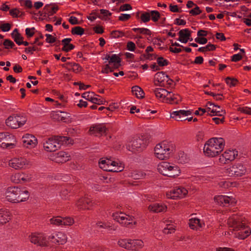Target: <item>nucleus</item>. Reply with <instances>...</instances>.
Instances as JSON below:
<instances>
[{"mask_svg": "<svg viewBox=\"0 0 251 251\" xmlns=\"http://www.w3.org/2000/svg\"><path fill=\"white\" fill-rule=\"evenodd\" d=\"M225 172L227 176L235 178H241L248 175L246 166L240 162H236L227 166Z\"/></svg>", "mask_w": 251, "mask_h": 251, "instance_id": "423d86ee", "label": "nucleus"}, {"mask_svg": "<svg viewBox=\"0 0 251 251\" xmlns=\"http://www.w3.org/2000/svg\"><path fill=\"white\" fill-rule=\"evenodd\" d=\"M238 155V151L234 149L226 150L219 157L218 162L220 164L223 165L233 160Z\"/></svg>", "mask_w": 251, "mask_h": 251, "instance_id": "a211bd4d", "label": "nucleus"}, {"mask_svg": "<svg viewBox=\"0 0 251 251\" xmlns=\"http://www.w3.org/2000/svg\"><path fill=\"white\" fill-rule=\"evenodd\" d=\"M239 185V183L237 181H221L219 183V186L225 189L237 187Z\"/></svg>", "mask_w": 251, "mask_h": 251, "instance_id": "72a5a7b5", "label": "nucleus"}, {"mask_svg": "<svg viewBox=\"0 0 251 251\" xmlns=\"http://www.w3.org/2000/svg\"><path fill=\"white\" fill-rule=\"evenodd\" d=\"M214 201L216 204L225 206L227 204L234 202V199L232 197L227 196L217 195L214 197Z\"/></svg>", "mask_w": 251, "mask_h": 251, "instance_id": "a878e982", "label": "nucleus"}, {"mask_svg": "<svg viewBox=\"0 0 251 251\" xmlns=\"http://www.w3.org/2000/svg\"><path fill=\"white\" fill-rule=\"evenodd\" d=\"M94 202L88 196H84L78 198L75 201L76 207L80 210H89L93 206Z\"/></svg>", "mask_w": 251, "mask_h": 251, "instance_id": "6ab92c4d", "label": "nucleus"}, {"mask_svg": "<svg viewBox=\"0 0 251 251\" xmlns=\"http://www.w3.org/2000/svg\"><path fill=\"white\" fill-rule=\"evenodd\" d=\"M141 19L144 23L149 21L151 19L150 13L148 12L142 13L141 16Z\"/></svg>", "mask_w": 251, "mask_h": 251, "instance_id": "13d9d810", "label": "nucleus"}, {"mask_svg": "<svg viewBox=\"0 0 251 251\" xmlns=\"http://www.w3.org/2000/svg\"><path fill=\"white\" fill-rule=\"evenodd\" d=\"M187 194L188 190L184 187H176L166 191L165 196L167 199L177 200L185 198Z\"/></svg>", "mask_w": 251, "mask_h": 251, "instance_id": "4468645a", "label": "nucleus"}, {"mask_svg": "<svg viewBox=\"0 0 251 251\" xmlns=\"http://www.w3.org/2000/svg\"><path fill=\"white\" fill-rule=\"evenodd\" d=\"M131 239H120L118 241V245L121 248L127 250H131Z\"/></svg>", "mask_w": 251, "mask_h": 251, "instance_id": "f704fd0d", "label": "nucleus"}, {"mask_svg": "<svg viewBox=\"0 0 251 251\" xmlns=\"http://www.w3.org/2000/svg\"><path fill=\"white\" fill-rule=\"evenodd\" d=\"M71 41V39L70 38H65L62 40V44L63 45L62 50L63 51L68 52L74 49V46L70 44Z\"/></svg>", "mask_w": 251, "mask_h": 251, "instance_id": "e433bc0d", "label": "nucleus"}, {"mask_svg": "<svg viewBox=\"0 0 251 251\" xmlns=\"http://www.w3.org/2000/svg\"><path fill=\"white\" fill-rule=\"evenodd\" d=\"M189 227L193 230H200L205 226L204 222L197 217H192L189 220Z\"/></svg>", "mask_w": 251, "mask_h": 251, "instance_id": "bb28decb", "label": "nucleus"}, {"mask_svg": "<svg viewBox=\"0 0 251 251\" xmlns=\"http://www.w3.org/2000/svg\"><path fill=\"white\" fill-rule=\"evenodd\" d=\"M132 92L133 95H135L138 98H143L144 97L145 93L143 90L138 86H134L132 88Z\"/></svg>", "mask_w": 251, "mask_h": 251, "instance_id": "58836bf2", "label": "nucleus"}, {"mask_svg": "<svg viewBox=\"0 0 251 251\" xmlns=\"http://www.w3.org/2000/svg\"><path fill=\"white\" fill-rule=\"evenodd\" d=\"M73 140L67 136H54L49 138L43 143L44 149L47 152L55 151L62 145L73 144Z\"/></svg>", "mask_w": 251, "mask_h": 251, "instance_id": "20e7f679", "label": "nucleus"}, {"mask_svg": "<svg viewBox=\"0 0 251 251\" xmlns=\"http://www.w3.org/2000/svg\"><path fill=\"white\" fill-rule=\"evenodd\" d=\"M174 151V145L164 141L156 145L153 150L154 155L159 160H166L170 158Z\"/></svg>", "mask_w": 251, "mask_h": 251, "instance_id": "39448f33", "label": "nucleus"}, {"mask_svg": "<svg viewBox=\"0 0 251 251\" xmlns=\"http://www.w3.org/2000/svg\"><path fill=\"white\" fill-rule=\"evenodd\" d=\"M147 145V140L143 137H135L128 140L126 145L127 150L132 152L140 151Z\"/></svg>", "mask_w": 251, "mask_h": 251, "instance_id": "9b49d317", "label": "nucleus"}, {"mask_svg": "<svg viewBox=\"0 0 251 251\" xmlns=\"http://www.w3.org/2000/svg\"><path fill=\"white\" fill-rule=\"evenodd\" d=\"M192 114L191 110L181 109L170 112V117L176 121H181L184 120L185 117L190 116Z\"/></svg>", "mask_w": 251, "mask_h": 251, "instance_id": "b1692460", "label": "nucleus"}, {"mask_svg": "<svg viewBox=\"0 0 251 251\" xmlns=\"http://www.w3.org/2000/svg\"><path fill=\"white\" fill-rule=\"evenodd\" d=\"M127 49L130 51H134L135 49V44L131 42H128L126 45Z\"/></svg>", "mask_w": 251, "mask_h": 251, "instance_id": "338daca9", "label": "nucleus"}, {"mask_svg": "<svg viewBox=\"0 0 251 251\" xmlns=\"http://www.w3.org/2000/svg\"><path fill=\"white\" fill-rule=\"evenodd\" d=\"M112 217L114 220L126 226L130 225L132 226L136 223L132 217L121 212H114Z\"/></svg>", "mask_w": 251, "mask_h": 251, "instance_id": "f3484780", "label": "nucleus"}, {"mask_svg": "<svg viewBox=\"0 0 251 251\" xmlns=\"http://www.w3.org/2000/svg\"><path fill=\"white\" fill-rule=\"evenodd\" d=\"M46 41L49 43H53L55 41V38L51 34H46Z\"/></svg>", "mask_w": 251, "mask_h": 251, "instance_id": "0e129e2a", "label": "nucleus"}, {"mask_svg": "<svg viewBox=\"0 0 251 251\" xmlns=\"http://www.w3.org/2000/svg\"><path fill=\"white\" fill-rule=\"evenodd\" d=\"M94 93L92 91L86 92L82 94L81 97L83 99L91 101L92 98L94 96Z\"/></svg>", "mask_w": 251, "mask_h": 251, "instance_id": "603ef678", "label": "nucleus"}, {"mask_svg": "<svg viewBox=\"0 0 251 251\" xmlns=\"http://www.w3.org/2000/svg\"><path fill=\"white\" fill-rule=\"evenodd\" d=\"M103 60H105L104 61L105 64L102 69V73L108 74L120 66L121 59L118 55L106 54L103 57Z\"/></svg>", "mask_w": 251, "mask_h": 251, "instance_id": "1a4fd4ad", "label": "nucleus"}, {"mask_svg": "<svg viewBox=\"0 0 251 251\" xmlns=\"http://www.w3.org/2000/svg\"><path fill=\"white\" fill-rule=\"evenodd\" d=\"M21 175L22 172H17L12 174L10 177L11 181L15 183H21Z\"/></svg>", "mask_w": 251, "mask_h": 251, "instance_id": "c03bdc74", "label": "nucleus"}, {"mask_svg": "<svg viewBox=\"0 0 251 251\" xmlns=\"http://www.w3.org/2000/svg\"><path fill=\"white\" fill-rule=\"evenodd\" d=\"M130 18V15L128 14H121L119 17V19L122 21H125Z\"/></svg>", "mask_w": 251, "mask_h": 251, "instance_id": "774afa93", "label": "nucleus"}, {"mask_svg": "<svg viewBox=\"0 0 251 251\" xmlns=\"http://www.w3.org/2000/svg\"><path fill=\"white\" fill-rule=\"evenodd\" d=\"M53 118L64 122H69L70 121V114L66 112L61 111H57L53 114Z\"/></svg>", "mask_w": 251, "mask_h": 251, "instance_id": "7c9ffc66", "label": "nucleus"}, {"mask_svg": "<svg viewBox=\"0 0 251 251\" xmlns=\"http://www.w3.org/2000/svg\"><path fill=\"white\" fill-rule=\"evenodd\" d=\"M195 41L200 44L203 45L207 43V40L202 37H198L195 39Z\"/></svg>", "mask_w": 251, "mask_h": 251, "instance_id": "69168bd1", "label": "nucleus"}, {"mask_svg": "<svg viewBox=\"0 0 251 251\" xmlns=\"http://www.w3.org/2000/svg\"><path fill=\"white\" fill-rule=\"evenodd\" d=\"M27 121L25 116H10L5 121L6 126L11 128L16 129L24 126Z\"/></svg>", "mask_w": 251, "mask_h": 251, "instance_id": "2eb2a0df", "label": "nucleus"}, {"mask_svg": "<svg viewBox=\"0 0 251 251\" xmlns=\"http://www.w3.org/2000/svg\"><path fill=\"white\" fill-rule=\"evenodd\" d=\"M92 103L98 105L104 104L105 101L101 97L94 93V96L92 98L91 101Z\"/></svg>", "mask_w": 251, "mask_h": 251, "instance_id": "79ce46f5", "label": "nucleus"}, {"mask_svg": "<svg viewBox=\"0 0 251 251\" xmlns=\"http://www.w3.org/2000/svg\"><path fill=\"white\" fill-rule=\"evenodd\" d=\"M11 213L6 209H0V225H4L10 220Z\"/></svg>", "mask_w": 251, "mask_h": 251, "instance_id": "2f4dec72", "label": "nucleus"}, {"mask_svg": "<svg viewBox=\"0 0 251 251\" xmlns=\"http://www.w3.org/2000/svg\"><path fill=\"white\" fill-rule=\"evenodd\" d=\"M74 223V220L70 217H66L63 219L62 225L71 226Z\"/></svg>", "mask_w": 251, "mask_h": 251, "instance_id": "4d7b16f0", "label": "nucleus"}, {"mask_svg": "<svg viewBox=\"0 0 251 251\" xmlns=\"http://www.w3.org/2000/svg\"><path fill=\"white\" fill-rule=\"evenodd\" d=\"M162 223L165 224L166 227L163 229V232L165 234H171L174 233L176 229V224L172 220L164 219Z\"/></svg>", "mask_w": 251, "mask_h": 251, "instance_id": "c756f323", "label": "nucleus"}, {"mask_svg": "<svg viewBox=\"0 0 251 251\" xmlns=\"http://www.w3.org/2000/svg\"><path fill=\"white\" fill-rule=\"evenodd\" d=\"M97 225L98 227L101 228L108 229L109 230L113 229L112 227V224L108 221H99L97 223Z\"/></svg>", "mask_w": 251, "mask_h": 251, "instance_id": "ea45409f", "label": "nucleus"}, {"mask_svg": "<svg viewBox=\"0 0 251 251\" xmlns=\"http://www.w3.org/2000/svg\"><path fill=\"white\" fill-rule=\"evenodd\" d=\"M225 145V140L223 138H212L207 141L204 145V153L208 157H215L223 150Z\"/></svg>", "mask_w": 251, "mask_h": 251, "instance_id": "7ed1b4c3", "label": "nucleus"}, {"mask_svg": "<svg viewBox=\"0 0 251 251\" xmlns=\"http://www.w3.org/2000/svg\"><path fill=\"white\" fill-rule=\"evenodd\" d=\"M226 224L231 228V232L234 237L244 239L251 233L250 227L245 226L242 223V218L235 212H230L226 215Z\"/></svg>", "mask_w": 251, "mask_h": 251, "instance_id": "f257e3e1", "label": "nucleus"}, {"mask_svg": "<svg viewBox=\"0 0 251 251\" xmlns=\"http://www.w3.org/2000/svg\"><path fill=\"white\" fill-rule=\"evenodd\" d=\"M148 209L150 212L153 213L165 212L167 210V206L163 203H154L150 204Z\"/></svg>", "mask_w": 251, "mask_h": 251, "instance_id": "cd10ccee", "label": "nucleus"}, {"mask_svg": "<svg viewBox=\"0 0 251 251\" xmlns=\"http://www.w3.org/2000/svg\"><path fill=\"white\" fill-rule=\"evenodd\" d=\"M74 85H78L79 89L80 90H85L91 87L90 85H85L84 84L80 82H75Z\"/></svg>", "mask_w": 251, "mask_h": 251, "instance_id": "052dcab7", "label": "nucleus"}, {"mask_svg": "<svg viewBox=\"0 0 251 251\" xmlns=\"http://www.w3.org/2000/svg\"><path fill=\"white\" fill-rule=\"evenodd\" d=\"M20 2L22 6L27 8H30L32 7V2L30 0H20Z\"/></svg>", "mask_w": 251, "mask_h": 251, "instance_id": "5fc2aeb1", "label": "nucleus"}, {"mask_svg": "<svg viewBox=\"0 0 251 251\" xmlns=\"http://www.w3.org/2000/svg\"><path fill=\"white\" fill-rule=\"evenodd\" d=\"M154 94L158 99L164 102L175 103H177L179 100V96L163 88H156L154 90Z\"/></svg>", "mask_w": 251, "mask_h": 251, "instance_id": "9d476101", "label": "nucleus"}, {"mask_svg": "<svg viewBox=\"0 0 251 251\" xmlns=\"http://www.w3.org/2000/svg\"><path fill=\"white\" fill-rule=\"evenodd\" d=\"M12 38L15 42L18 45H21L23 44V38L22 35L18 32L17 29H15L11 33Z\"/></svg>", "mask_w": 251, "mask_h": 251, "instance_id": "4c0bfd02", "label": "nucleus"}, {"mask_svg": "<svg viewBox=\"0 0 251 251\" xmlns=\"http://www.w3.org/2000/svg\"><path fill=\"white\" fill-rule=\"evenodd\" d=\"M145 176V174L143 172L135 171L131 172L129 176L134 179H139L144 178Z\"/></svg>", "mask_w": 251, "mask_h": 251, "instance_id": "a18cd8bd", "label": "nucleus"}, {"mask_svg": "<svg viewBox=\"0 0 251 251\" xmlns=\"http://www.w3.org/2000/svg\"><path fill=\"white\" fill-rule=\"evenodd\" d=\"M72 33L75 35H82L84 33V29L80 26H76L72 28Z\"/></svg>", "mask_w": 251, "mask_h": 251, "instance_id": "3c124183", "label": "nucleus"}, {"mask_svg": "<svg viewBox=\"0 0 251 251\" xmlns=\"http://www.w3.org/2000/svg\"><path fill=\"white\" fill-rule=\"evenodd\" d=\"M28 239L31 243L40 247L48 246L49 243L48 237L42 232H32L29 235Z\"/></svg>", "mask_w": 251, "mask_h": 251, "instance_id": "ddd939ff", "label": "nucleus"}, {"mask_svg": "<svg viewBox=\"0 0 251 251\" xmlns=\"http://www.w3.org/2000/svg\"><path fill=\"white\" fill-rule=\"evenodd\" d=\"M63 218L60 216H54L50 219V224L59 226L62 225Z\"/></svg>", "mask_w": 251, "mask_h": 251, "instance_id": "37998d69", "label": "nucleus"}, {"mask_svg": "<svg viewBox=\"0 0 251 251\" xmlns=\"http://www.w3.org/2000/svg\"><path fill=\"white\" fill-rule=\"evenodd\" d=\"M207 109V114L211 116H224L226 114V111L222 107L214 103L208 101L205 105Z\"/></svg>", "mask_w": 251, "mask_h": 251, "instance_id": "aec40b11", "label": "nucleus"}, {"mask_svg": "<svg viewBox=\"0 0 251 251\" xmlns=\"http://www.w3.org/2000/svg\"><path fill=\"white\" fill-rule=\"evenodd\" d=\"M3 45L6 49L12 48L14 46V43L8 39H6L4 41Z\"/></svg>", "mask_w": 251, "mask_h": 251, "instance_id": "680f3d73", "label": "nucleus"}, {"mask_svg": "<svg viewBox=\"0 0 251 251\" xmlns=\"http://www.w3.org/2000/svg\"><path fill=\"white\" fill-rule=\"evenodd\" d=\"M9 166L16 170H24L31 165L30 161L24 156H17L12 158L9 161Z\"/></svg>", "mask_w": 251, "mask_h": 251, "instance_id": "f8f14e48", "label": "nucleus"}, {"mask_svg": "<svg viewBox=\"0 0 251 251\" xmlns=\"http://www.w3.org/2000/svg\"><path fill=\"white\" fill-rule=\"evenodd\" d=\"M10 14L14 18L20 17L24 15V13L23 12L21 11L17 8L10 10Z\"/></svg>", "mask_w": 251, "mask_h": 251, "instance_id": "de8ad7c7", "label": "nucleus"}, {"mask_svg": "<svg viewBox=\"0 0 251 251\" xmlns=\"http://www.w3.org/2000/svg\"><path fill=\"white\" fill-rule=\"evenodd\" d=\"M154 83L156 85H171L173 81L170 79L168 75L163 72L157 73L154 75Z\"/></svg>", "mask_w": 251, "mask_h": 251, "instance_id": "4be33fe9", "label": "nucleus"}, {"mask_svg": "<svg viewBox=\"0 0 251 251\" xmlns=\"http://www.w3.org/2000/svg\"><path fill=\"white\" fill-rule=\"evenodd\" d=\"M35 29L34 27L26 28L25 29V33L27 37H32L35 32Z\"/></svg>", "mask_w": 251, "mask_h": 251, "instance_id": "e2e57ef3", "label": "nucleus"}, {"mask_svg": "<svg viewBox=\"0 0 251 251\" xmlns=\"http://www.w3.org/2000/svg\"><path fill=\"white\" fill-rule=\"evenodd\" d=\"M44 9L46 11V12H48L50 15H52L56 12L58 8L56 6H51L47 4L45 5Z\"/></svg>", "mask_w": 251, "mask_h": 251, "instance_id": "09e8293b", "label": "nucleus"}, {"mask_svg": "<svg viewBox=\"0 0 251 251\" xmlns=\"http://www.w3.org/2000/svg\"><path fill=\"white\" fill-rule=\"evenodd\" d=\"M131 250L136 251L144 246V242L141 239H131Z\"/></svg>", "mask_w": 251, "mask_h": 251, "instance_id": "c9c22d12", "label": "nucleus"}, {"mask_svg": "<svg viewBox=\"0 0 251 251\" xmlns=\"http://www.w3.org/2000/svg\"><path fill=\"white\" fill-rule=\"evenodd\" d=\"M23 146L26 149H31L35 148L38 144L37 139L32 134H25L22 138Z\"/></svg>", "mask_w": 251, "mask_h": 251, "instance_id": "412c9836", "label": "nucleus"}, {"mask_svg": "<svg viewBox=\"0 0 251 251\" xmlns=\"http://www.w3.org/2000/svg\"><path fill=\"white\" fill-rule=\"evenodd\" d=\"M30 196L28 191L24 187H9L7 188L4 194L0 197L9 202L19 203L26 201Z\"/></svg>", "mask_w": 251, "mask_h": 251, "instance_id": "f03ea898", "label": "nucleus"}, {"mask_svg": "<svg viewBox=\"0 0 251 251\" xmlns=\"http://www.w3.org/2000/svg\"><path fill=\"white\" fill-rule=\"evenodd\" d=\"M105 130L106 128L103 125H98L91 126L89 129V133L90 134L98 136L105 133Z\"/></svg>", "mask_w": 251, "mask_h": 251, "instance_id": "473e14b6", "label": "nucleus"}, {"mask_svg": "<svg viewBox=\"0 0 251 251\" xmlns=\"http://www.w3.org/2000/svg\"><path fill=\"white\" fill-rule=\"evenodd\" d=\"M32 175L27 172H22L21 183H27L31 181Z\"/></svg>", "mask_w": 251, "mask_h": 251, "instance_id": "a19ab883", "label": "nucleus"}, {"mask_svg": "<svg viewBox=\"0 0 251 251\" xmlns=\"http://www.w3.org/2000/svg\"><path fill=\"white\" fill-rule=\"evenodd\" d=\"M213 178V176H198L196 178L197 181H200L201 182H206L207 181H210Z\"/></svg>", "mask_w": 251, "mask_h": 251, "instance_id": "8fccbe9b", "label": "nucleus"}, {"mask_svg": "<svg viewBox=\"0 0 251 251\" xmlns=\"http://www.w3.org/2000/svg\"><path fill=\"white\" fill-rule=\"evenodd\" d=\"M49 241L56 243L58 244L63 245L67 241L66 234L63 232H56L48 237Z\"/></svg>", "mask_w": 251, "mask_h": 251, "instance_id": "5701e85b", "label": "nucleus"}, {"mask_svg": "<svg viewBox=\"0 0 251 251\" xmlns=\"http://www.w3.org/2000/svg\"><path fill=\"white\" fill-rule=\"evenodd\" d=\"M157 170L161 174L171 177H177L181 174V170L177 165L167 162L159 163Z\"/></svg>", "mask_w": 251, "mask_h": 251, "instance_id": "0eeeda50", "label": "nucleus"}, {"mask_svg": "<svg viewBox=\"0 0 251 251\" xmlns=\"http://www.w3.org/2000/svg\"><path fill=\"white\" fill-rule=\"evenodd\" d=\"M0 28L3 32H7L11 28V25L9 23H3L1 24Z\"/></svg>", "mask_w": 251, "mask_h": 251, "instance_id": "bf43d9fd", "label": "nucleus"}, {"mask_svg": "<svg viewBox=\"0 0 251 251\" xmlns=\"http://www.w3.org/2000/svg\"><path fill=\"white\" fill-rule=\"evenodd\" d=\"M191 31L188 29L180 30L178 32L179 38L178 41L182 43H186L189 41H192L193 39L191 37Z\"/></svg>", "mask_w": 251, "mask_h": 251, "instance_id": "c85d7f7f", "label": "nucleus"}, {"mask_svg": "<svg viewBox=\"0 0 251 251\" xmlns=\"http://www.w3.org/2000/svg\"><path fill=\"white\" fill-rule=\"evenodd\" d=\"M99 164L100 167L106 171L119 172L124 169V165L122 163L108 158H101Z\"/></svg>", "mask_w": 251, "mask_h": 251, "instance_id": "6e6552de", "label": "nucleus"}, {"mask_svg": "<svg viewBox=\"0 0 251 251\" xmlns=\"http://www.w3.org/2000/svg\"><path fill=\"white\" fill-rule=\"evenodd\" d=\"M50 158V160L56 163H63L70 160V155L68 152L60 151L51 155Z\"/></svg>", "mask_w": 251, "mask_h": 251, "instance_id": "393cba45", "label": "nucleus"}, {"mask_svg": "<svg viewBox=\"0 0 251 251\" xmlns=\"http://www.w3.org/2000/svg\"><path fill=\"white\" fill-rule=\"evenodd\" d=\"M150 13L151 14V18L152 21L156 22L158 20L160 17V15L158 12L156 11H151L150 12Z\"/></svg>", "mask_w": 251, "mask_h": 251, "instance_id": "6e6d98bb", "label": "nucleus"}, {"mask_svg": "<svg viewBox=\"0 0 251 251\" xmlns=\"http://www.w3.org/2000/svg\"><path fill=\"white\" fill-rule=\"evenodd\" d=\"M156 62L159 67L166 66L169 64V61L162 56L156 57Z\"/></svg>", "mask_w": 251, "mask_h": 251, "instance_id": "49530a36", "label": "nucleus"}, {"mask_svg": "<svg viewBox=\"0 0 251 251\" xmlns=\"http://www.w3.org/2000/svg\"><path fill=\"white\" fill-rule=\"evenodd\" d=\"M15 136L8 132L0 133V147L2 148H13L15 146Z\"/></svg>", "mask_w": 251, "mask_h": 251, "instance_id": "dca6fc26", "label": "nucleus"}, {"mask_svg": "<svg viewBox=\"0 0 251 251\" xmlns=\"http://www.w3.org/2000/svg\"><path fill=\"white\" fill-rule=\"evenodd\" d=\"M226 82L230 87L234 86L237 83V80L234 78L227 77L225 79Z\"/></svg>", "mask_w": 251, "mask_h": 251, "instance_id": "864d4df0", "label": "nucleus"}]
</instances>
